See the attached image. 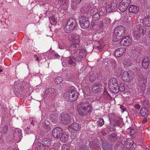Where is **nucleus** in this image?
<instances>
[{"label":"nucleus","mask_w":150,"mask_h":150,"mask_svg":"<svg viewBox=\"0 0 150 150\" xmlns=\"http://www.w3.org/2000/svg\"><path fill=\"white\" fill-rule=\"evenodd\" d=\"M86 54L87 52L85 49L77 50L72 53L71 56L67 58L68 62L71 66L75 67L77 64V62L81 61L85 57Z\"/></svg>","instance_id":"f257e3e1"},{"label":"nucleus","mask_w":150,"mask_h":150,"mask_svg":"<svg viewBox=\"0 0 150 150\" xmlns=\"http://www.w3.org/2000/svg\"><path fill=\"white\" fill-rule=\"evenodd\" d=\"M77 109L79 114L82 116L86 115L87 112L90 113L92 110L91 105L87 101L79 103Z\"/></svg>","instance_id":"f03ea898"},{"label":"nucleus","mask_w":150,"mask_h":150,"mask_svg":"<svg viewBox=\"0 0 150 150\" xmlns=\"http://www.w3.org/2000/svg\"><path fill=\"white\" fill-rule=\"evenodd\" d=\"M125 33V28L123 26L120 25L116 27L114 29L113 36L115 41L121 39L120 36L124 35Z\"/></svg>","instance_id":"7ed1b4c3"},{"label":"nucleus","mask_w":150,"mask_h":150,"mask_svg":"<svg viewBox=\"0 0 150 150\" xmlns=\"http://www.w3.org/2000/svg\"><path fill=\"white\" fill-rule=\"evenodd\" d=\"M77 25L76 20L74 18H70L67 21L64 28V31L67 33L72 32Z\"/></svg>","instance_id":"20e7f679"},{"label":"nucleus","mask_w":150,"mask_h":150,"mask_svg":"<svg viewBox=\"0 0 150 150\" xmlns=\"http://www.w3.org/2000/svg\"><path fill=\"white\" fill-rule=\"evenodd\" d=\"M64 96L66 100L74 102L77 98L78 93L76 91L73 90L66 92L64 93Z\"/></svg>","instance_id":"39448f33"},{"label":"nucleus","mask_w":150,"mask_h":150,"mask_svg":"<svg viewBox=\"0 0 150 150\" xmlns=\"http://www.w3.org/2000/svg\"><path fill=\"white\" fill-rule=\"evenodd\" d=\"M109 89L113 93H117V92L118 86V83L117 79L114 77L110 79L108 83Z\"/></svg>","instance_id":"423d86ee"},{"label":"nucleus","mask_w":150,"mask_h":150,"mask_svg":"<svg viewBox=\"0 0 150 150\" xmlns=\"http://www.w3.org/2000/svg\"><path fill=\"white\" fill-rule=\"evenodd\" d=\"M79 23L81 27L83 29L88 27L90 25L89 18L84 16H82L80 17Z\"/></svg>","instance_id":"0eeeda50"},{"label":"nucleus","mask_w":150,"mask_h":150,"mask_svg":"<svg viewBox=\"0 0 150 150\" xmlns=\"http://www.w3.org/2000/svg\"><path fill=\"white\" fill-rule=\"evenodd\" d=\"M133 76V72L131 70L124 72L122 75V78L123 80L125 82L129 81L132 80Z\"/></svg>","instance_id":"6e6552de"},{"label":"nucleus","mask_w":150,"mask_h":150,"mask_svg":"<svg viewBox=\"0 0 150 150\" xmlns=\"http://www.w3.org/2000/svg\"><path fill=\"white\" fill-rule=\"evenodd\" d=\"M132 42V38L129 36L122 37V38L120 42V44L121 45L125 46H128L130 45Z\"/></svg>","instance_id":"1a4fd4ad"},{"label":"nucleus","mask_w":150,"mask_h":150,"mask_svg":"<svg viewBox=\"0 0 150 150\" xmlns=\"http://www.w3.org/2000/svg\"><path fill=\"white\" fill-rule=\"evenodd\" d=\"M61 120L62 122L64 125H68L71 122L70 116L67 113H62L61 114Z\"/></svg>","instance_id":"9d476101"},{"label":"nucleus","mask_w":150,"mask_h":150,"mask_svg":"<svg viewBox=\"0 0 150 150\" xmlns=\"http://www.w3.org/2000/svg\"><path fill=\"white\" fill-rule=\"evenodd\" d=\"M62 133V130L59 127L54 128L52 130V134L54 137L57 139L59 138L61 135Z\"/></svg>","instance_id":"9b49d317"},{"label":"nucleus","mask_w":150,"mask_h":150,"mask_svg":"<svg viewBox=\"0 0 150 150\" xmlns=\"http://www.w3.org/2000/svg\"><path fill=\"white\" fill-rule=\"evenodd\" d=\"M150 63V60L149 57L148 56H145L142 59V67L144 69L148 68Z\"/></svg>","instance_id":"f8f14e48"},{"label":"nucleus","mask_w":150,"mask_h":150,"mask_svg":"<svg viewBox=\"0 0 150 150\" xmlns=\"http://www.w3.org/2000/svg\"><path fill=\"white\" fill-rule=\"evenodd\" d=\"M125 144L126 146V147L127 148H133L136 146V143H134L133 141L130 138H129L127 139V141L125 142Z\"/></svg>","instance_id":"ddd939ff"},{"label":"nucleus","mask_w":150,"mask_h":150,"mask_svg":"<svg viewBox=\"0 0 150 150\" xmlns=\"http://www.w3.org/2000/svg\"><path fill=\"white\" fill-rule=\"evenodd\" d=\"M125 51V48H120L116 50L114 52V55L116 57H119L123 54Z\"/></svg>","instance_id":"4468645a"},{"label":"nucleus","mask_w":150,"mask_h":150,"mask_svg":"<svg viewBox=\"0 0 150 150\" xmlns=\"http://www.w3.org/2000/svg\"><path fill=\"white\" fill-rule=\"evenodd\" d=\"M102 147L104 150H111L112 149V145L108 144L105 140H101Z\"/></svg>","instance_id":"2eb2a0df"},{"label":"nucleus","mask_w":150,"mask_h":150,"mask_svg":"<svg viewBox=\"0 0 150 150\" xmlns=\"http://www.w3.org/2000/svg\"><path fill=\"white\" fill-rule=\"evenodd\" d=\"M137 28L140 33L142 35H144L146 33V28L142 25L139 24L137 25Z\"/></svg>","instance_id":"dca6fc26"},{"label":"nucleus","mask_w":150,"mask_h":150,"mask_svg":"<svg viewBox=\"0 0 150 150\" xmlns=\"http://www.w3.org/2000/svg\"><path fill=\"white\" fill-rule=\"evenodd\" d=\"M69 127L75 131H79L81 128V125L78 123L74 122L69 126Z\"/></svg>","instance_id":"f3484780"},{"label":"nucleus","mask_w":150,"mask_h":150,"mask_svg":"<svg viewBox=\"0 0 150 150\" xmlns=\"http://www.w3.org/2000/svg\"><path fill=\"white\" fill-rule=\"evenodd\" d=\"M139 7L134 5H131L129 8V10L130 13H136L138 12Z\"/></svg>","instance_id":"a211bd4d"},{"label":"nucleus","mask_w":150,"mask_h":150,"mask_svg":"<svg viewBox=\"0 0 150 150\" xmlns=\"http://www.w3.org/2000/svg\"><path fill=\"white\" fill-rule=\"evenodd\" d=\"M143 25L148 27H150V15L142 20Z\"/></svg>","instance_id":"6ab92c4d"},{"label":"nucleus","mask_w":150,"mask_h":150,"mask_svg":"<svg viewBox=\"0 0 150 150\" xmlns=\"http://www.w3.org/2000/svg\"><path fill=\"white\" fill-rule=\"evenodd\" d=\"M35 148L37 150H45V147L42 143L38 142L35 143Z\"/></svg>","instance_id":"aec40b11"},{"label":"nucleus","mask_w":150,"mask_h":150,"mask_svg":"<svg viewBox=\"0 0 150 150\" xmlns=\"http://www.w3.org/2000/svg\"><path fill=\"white\" fill-rule=\"evenodd\" d=\"M68 136L67 134L62 133L59 139H60V140L62 142L65 143L68 141Z\"/></svg>","instance_id":"412c9836"},{"label":"nucleus","mask_w":150,"mask_h":150,"mask_svg":"<svg viewBox=\"0 0 150 150\" xmlns=\"http://www.w3.org/2000/svg\"><path fill=\"white\" fill-rule=\"evenodd\" d=\"M147 78L143 74H141L138 76V80L140 83H146Z\"/></svg>","instance_id":"4be33fe9"},{"label":"nucleus","mask_w":150,"mask_h":150,"mask_svg":"<svg viewBox=\"0 0 150 150\" xmlns=\"http://www.w3.org/2000/svg\"><path fill=\"white\" fill-rule=\"evenodd\" d=\"M41 142L45 147V146H49L51 145V141L48 138H45L42 140Z\"/></svg>","instance_id":"5701e85b"},{"label":"nucleus","mask_w":150,"mask_h":150,"mask_svg":"<svg viewBox=\"0 0 150 150\" xmlns=\"http://www.w3.org/2000/svg\"><path fill=\"white\" fill-rule=\"evenodd\" d=\"M10 134L12 137H14L19 136L21 133L18 129H15L11 131Z\"/></svg>","instance_id":"b1692460"},{"label":"nucleus","mask_w":150,"mask_h":150,"mask_svg":"<svg viewBox=\"0 0 150 150\" xmlns=\"http://www.w3.org/2000/svg\"><path fill=\"white\" fill-rule=\"evenodd\" d=\"M148 109L145 108H142L140 110V115L142 116L147 117L148 115Z\"/></svg>","instance_id":"393cba45"},{"label":"nucleus","mask_w":150,"mask_h":150,"mask_svg":"<svg viewBox=\"0 0 150 150\" xmlns=\"http://www.w3.org/2000/svg\"><path fill=\"white\" fill-rule=\"evenodd\" d=\"M73 43V44H71L69 47V49L70 50H74L79 48L80 46L79 43H77L76 42Z\"/></svg>","instance_id":"a878e982"},{"label":"nucleus","mask_w":150,"mask_h":150,"mask_svg":"<svg viewBox=\"0 0 150 150\" xmlns=\"http://www.w3.org/2000/svg\"><path fill=\"white\" fill-rule=\"evenodd\" d=\"M124 148V145L120 142H119L115 147V150H123Z\"/></svg>","instance_id":"bb28decb"},{"label":"nucleus","mask_w":150,"mask_h":150,"mask_svg":"<svg viewBox=\"0 0 150 150\" xmlns=\"http://www.w3.org/2000/svg\"><path fill=\"white\" fill-rule=\"evenodd\" d=\"M123 64L125 66L129 67L132 65V62L130 59L125 58L123 61Z\"/></svg>","instance_id":"cd10ccee"},{"label":"nucleus","mask_w":150,"mask_h":150,"mask_svg":"<svg viewBox=\"0 0 150 150\" xmlns=\"http://www.w3.org/2000/svg\"><path fill=\"white\" fill-rule=\"evenodd\" d=\"M128 7L124 5L121 2L119 5V9L122 12H124L127 9Z\"/></svg>","instance_id":"c85d7f7f"},{"label":"nucleus","mask_w":150,"mask_h":150,"mask_svg":"<svg viewBox=\"0 0 150 150\" xmlns=\"http://www.w3.org/2000/svg\"><path fill=\"white\" fill-rule=\"evenodd\" d=\"M98 25L100 29H103L104 27H106V25H105L103 19L100 20L98 21Z\"/></svg>","instance_id":"c756f323"},{"label":"nucleus","mask_w":150,"mask_h":150,"mask_svg":"<svg viewBox=\"0 0 150 150\" xmlns=\"http://www.w3.org/2000/svg\"><path fill=\"white\" fill-rule=\"evenodd\" d=\"M25 138L27 140H31L34 139L35 137V134L33 133L30 134H25Z\"/></svg>","instance_id":"7c9ffc66"},{"label":"nucleus","mask_w":150,"mask_h":150,"mask_svg":"<svg viewBox=\"0 0 150 150\" xmlns=\"http://www.w3.org/2000/svg\"><path fill=\"white\" fill-rule=\"evenodd\" d=\"M82 0H75L72 6V8L74 10H76V9L77 8L79 7L78 6V4H79Z\"/></svg>","instance_id":"2f4dec72"},{"label":"nucleus","mask_w":150,"mask_h":150,"mask_svg":"<svg viewBox=\"0 0 150 150\" xmlns=\"http://www.w3.org/2000/svg\"><path fill=\"white\" fill-rule=\"evenodd\" d=\"M56 91V89L54 88H48L45 91V95L47 96V94L49 93H53Z\"/></svg>","instance_id":"473e14b6"},{"label":"nucleus","mask_w":150,"mask_h":150,"mask_svg":"<svg viewBox=\"0 0 150 150\" xmlns=\"http://www.w3.org/2000/svg\"><path fill=\"white\" fill-rule=\"evenodd\" d=\"M50 23L53 25H55L57 23V19L54 16H51L49 19Z\"/></svg>","instance_id":"72a5a7b5"},{"label":"nucleus","mask_w":150,"mask_h":150,"mask_svg":"<svg viewBox=\"0 0 150 150\" xmlns=\"http://www.w3.org/2000/svg\"><path fill=\"white\" fill-rule=\"evenodd\" d=\"M89 144L91 149H92L93 150H97L98 146L96 144L95 142H91Z\"/></svg>","instance_id":"f704fd0d"},{"label":"nucleus","mask_w":150,"mask_h":150,"mask_svg":"<svg viewBox=\"0 0 150 150\" xmlns=\"http://www.w3.org/2000/svg\"><path fill=\"white\" fill-rule=\"evenodd\" d=\"M146 83H140L139 84V86L140 88L141 92L142 93L143 92L146 88Z\"/></svg>","instance_id":"c9c22d12"},{"label":"nucleus","mask_w":150,"mask_h":150,"mask_svg":"<svg viewBox=\"0 0 150 150\" xmlns=\"http://www.w3.org/2000/svg\"><path fill=\"white\" fill-rule=\"evenodd\" d=\"M118 89L117 90V91L118 90L117 92V93H117L119 92V91L123 92L125 90V87L122 83H120L119 86L118 85Z\"/></svg>","instance_id":"e433bc0d"},{"label":"nucleus","mask_w":150,"mask_h":150,"mask_svg":"<svg viewBox=\"0 0 150 150\" xmlns=\"http://www.w3.org/2000/svg\"><path fill=\"white\" fill-rule=\"evenodd\" d=\"M132 36L134 39L136 40H138L139 38V33L137 31H135L133 32Z\"/></svg>","instance_id":"4c0bfd02"},{"label":"nucleus","mask_w":150,"mask_h":150,"mask_svg":"<svg viewBox=\"0 0 150 150\" xmlns=\"http://www.w3.org/2000/svg\"><path fill=\"white\" fill-rule=\"evenodd\" d=\"M92 16L93 19L95 21L98 20L100 18V14L98 12L96 13L95 12Z\"/></svg>","instance_id":"58836bf2"},{"label":"nucleus","mask_w":150,"mask_h":150,"mask_svg":"<svg viewBox=\"0 0 150 150\" xmlns=\"http://www.w3.org/2000/svg\"><path fill=\"white\" fill-rule=\"evenodd\" d=\"M112 12L115 11L117 9V5L115 3H112L110 4Z\"/></svg>","instance_id":"ea45409f"},{"label":"nucleus","mask_w":150,"mask_h":150,"mask_svg":"<svg viewBox=\"0 0 150 150\" xmlns=\"http://www.w3.org/2000/svg\"><path fill=\"white\" fill-rule=\"evenodd\" d=\"M88 76L89 80L90 81L93 82L96 80V76L94 74L92 73L90 74Z\"/></svg>","instance_id":"a19ab883"},{"label":"nucleus","mask_w":150,"mask_h":150,"mask_svg":"<svg viewBox=\"0 0 150 150\" xmlns=\"http://www.w3.org/2000/svg\"><path fill=\"white\" fill-rule=\"evenodd\" d=\"M104 121L103 118H100L97 122V125L99 126H102L104 124Z\"/></svg>","instance_id":"79ce46f5"},{"label":"nucleus","mask_w":150,"mask_h":150,"mask_svg":"<svg viewBox=\"0 0 150 150\" xmlns=\"http://www.w3.org/2000/svg\"><path fill=\"white\" fill-rule=\"evenodd\" d=\"M121 2L128 7L131 2V0H122Z\"/></svg>","instance_id":"37998d69"},{"label":"nucleus","mask_w":150,"mask_h":150,"mask_svg":"<svg viewBox=\"0 0 150 150\" xmlns=\"http://www.w3.org/2000/svg\"><path fill=\"white\" fill-rule=\"evenodd\" d=\"M62 81V78L61 76H58L56 78L55 80V82L57 84H59Z\"/></svg>","instance_id":"c03bdc74"},{"label":"nucleus","mask_w":150,"mask_h":150,"mask_svg":"<svg viewBox=\"0 0 150 150\" xmlns=\"http://www.w3.org/2000/svg\"><path fill=\"white\" fill-rule=\"evenodd\" d=\"M75 36H76V34L74 33H71L69 35L68 38L69 40L72 41V40H74V38Z\"/></svg>","instance_id":"a18cd8bd"},{"label":"nucleus","mask_w":150,"mask_h":150,"mask_svg":"<svg viewBox=\"0 0 150 150\" xmlns=\"http://www.w3.org/2000/svg\"><path fill=\"white\" fill-rule=\"evenodd\" d=\"M57 116L53 114L51 116V120L54 123H55L57 122Z\"/></svg>","instance_id":"49530a36"},{"label":"nucleus","mask_w":150,"mask_h":150,"mask_svg":"<svg viewBox=\"0 0 150 150\" xmlns=\"http://www.w3.org/2000/svg\"><path fill=\"white\" fill-rule=\"evenodd\" d=\"M78 149L79 150H89V148L85 145L79 146Z\"/></svg>","instance_id":"de8ad7c7"},{"label":"nucleus","mask_w":150,"mask_h":150,"mask_svg":"<svg viewBox=\"0 0 150 150\" xmlns=\"http://www.w3.org/2000/svg\"><path fill=\"white\" fill-rule=\"evenodd\" d=\"M106 25V26L109 25L111 23V20L108 18H106L105 19H103Z\"/></svg>","instance_id":"09e8293b"},{"label":"nucleus","mask_w":150,"mask_h":150,"mask_svg":"<svg viewBox=\"0 0 150 150\" xmlns=\"http://www.w3.org/2000/svg\"><path fill=\"white\" fill-rule=\"evenodd\" d=\"M76 36H75L74 38V40H72L73 42H76L77 43L80 42V39L79 35L76 34Z\"/></svg>","instance_id":"8fccbe9b"},{"label":"nucleus","mask_w":150,"mask_h":150,"mask_svg":"<svg viewBox=\"0 0 150 150\" xmlns=\"http://www.w3.org/2000/svg\"><path fill=\"white\" fill-rule=\"evenodd\" d=\"M87 50V52H91L92 51L93 49V45L91 46L90 45H87V47L86 48Z\"/></svg>","instance_id":"3c124183"},{"label":"nucleus","mask_w":150,"mask_h":150,"mask_svg":"<svg viewBox=\"0 0 150 150\" xmlns=\"http://www.w3.org/2000/svg\"><path fill=\"white\" fill-rule=\"evenodd\" d=\"M62 150H69L70 147L68 145L64 144L62 145Z\"/></svg>","instance_id":"603ef678"},{"label":"nucleus","mask_w":150,"mask_h":150,"mask_svg":"<svg viewBox=\"0 0 150 150\" xmlns=\"http://www.w3.org/2000/svg\"><path fill=\"white\" fill-rule=\"evenodd\" d=\"M100 84L98 82H96L92 86V88L93 89H95V90L98 89L99 87Z\"/></svg>","instance_id":"864d4df0"},{"label":"nucleus","mask_w":150,"mask_h":150,"mask_svg":"<svg viewBox=\"0 0 150 150\" xmlns=\"http://www.w3.org/2000/svg\"><path fill=\"white\" fill-rule=\"evenodd\" d=\"M8 127L7 125H5L2 128V132L4 134H6L7 131Z\"/></svg>","instance_id":"5fc2aeb1"},{"label":"nucleus","mask_w":150,"mask_h":150,"mask_svg":"<svg viewBox=\"0 0 150 150\" xmlns=\"http://www.w3.org/2000/svg\"><path fill=\"white\" fill-rule=\"evenodd\" d=\"M106 11L107 13H110L112 12V10L111 9L110 5H107L106 6Z\"/></svg>","instance_id":"6e6d98bb"},{"label":"nucleus","mask_w":150,"mask_h":150,"mask_svg":"<svg viewBox=\"0 0 150 150\" xmlns=\"http://www.w3.org/2000/svg\"><path fill=\"white\" fill-rule=\"evenodd\" d=\"M108 139L110 142H114L116 141L117 140L116 138H114L110 136H109Z\"/></svg>","instance_id":"4d7b16f0"},{"label":"nucleus","mask_w":150,"mask_h":150,"mask_svg":"<svg viewBox=\"0 0 150 150\" xmlns=\"http://www.w3.org/2000/svg\"><path fill=\"white\" fill-rule=\"evenodd\" d=\"M98 12V11L97 9V8H95L94 9H92L90 11V13L91 16H93V15H94V14L95 13H97Z\"/></svg>","instance_id":"13d9d810"},{"label":"nucleus","mask_w":150,"mask_h":150,"mask_svg":"<svg viewBox=\"0 0 150 150\" xmlns=\"http://www.w3.org/2000/svg\"><path fill=\"white\" fill-rule=\"evenodd\" d=\"M32 131L30 127H27L25 129V134H29L30 133H33V132H32Z\"/></svg>","instance_id":"bf43d9fd"},{"label":"nucleus","mask_w":150,"mask_h":150,"mask_svg":"<svg viewBox=\"0 0 150 150\" xmlns=\"http://www.w3.org/2000/svg\"><path fill=\"white\" fill-rule=\"evenodd\" d=\"M25 84V82H23L21 84L20 88L22 90L25 88L26 87Z\"/></svg>","instance_id":"052dcab7"},{"label":"nucleus","mask_w":150,"mask_h":150,"mask_svg":"<svg viewBox=\"0 0 150 150\" xmlns=\"http://www.w3.org/2000/svg\"><path fill=\"white\" fill-rule=\"evenodd\" d=\"M66 2V0H59L58 1V3L60 5H63Z\"/></svg>","instance_id":"680f3d73"},{"label":"nucleus","mask_w":150,"mask_h":150,"mask_svg":"<svg viewBox=\"0 0 150 150\" xmlns=\"http://www.w3.org/2000/svg\"><path fill=\"white\" fill-rule=\"evenodd\" d=\"M7 150H16V149L14 146L8 147Z\"/></svg>","instance_id":"e2e57ef3"},{"label":"nucleus","mask_w":150,"mask_h":150,"mask_svg":"<svg viewBox=\"0 0 150 150\" xmlns=\"http://www.w3.org/2000/svg\"><path fill=\"white\" fill-rule=\"evenodd\" d=\"M102 13H103L105 14L107 12L106 11V6L103 7H102Z\"/></svg>","instance_id":"0e129e2a"},{"label":"nucleus","mask_w":150,"mask_h":150,"mask_svg":"<svg viewBox=\"0 0 150 150\" xmlns=\"http://www.w3.org/2000/svg\"><path fill=\"white\" fill-rule=\"evenodd\" d=\"M18 64L16 67V69H19L20 68L22 67L23 66V64Z\"/></svg>","instance_id":"69168bd1"},{"label":"nucleus","mask_w":150,"mask_h":150,"mask_svg":"<svg viewBox=\"0 0 150 150\" xmlns=\"http://www.w3.org/2000/svg\"><path fill=\"white\" fill-rule=\"evenodd\" d=\"M44 128L47 130V131L50 129V127L48 125L44 126Z\"/></svg>","instance_id":"338daca9"},{"label":"nucleus","mask_w":150,"mask_h":150,"mask_svg":"<svg viewBox=\"0 0 150 150\" xmlns=\"http://www.w3.org/2000/svg\"><path fill=\"white\" fill-rule=\"evenodd\" d=\"M120 108L122 110V112H124L126 110V108H125V107L123 105H120Z\"/></svg>","instance_id":"774afa93"}]
</instances>
